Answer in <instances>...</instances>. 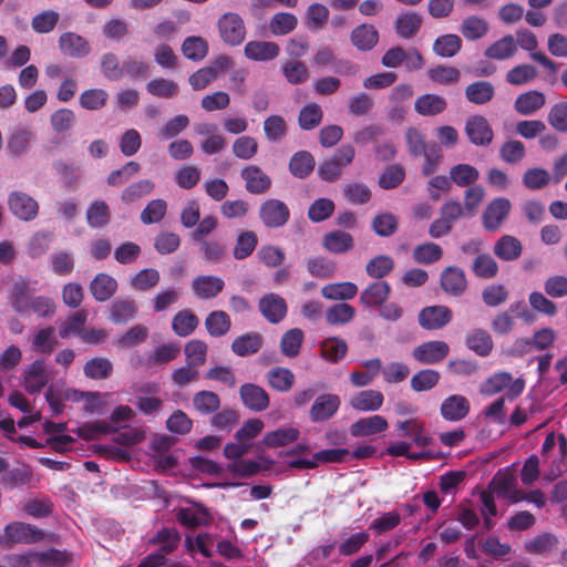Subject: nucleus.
I'll return each mask as SVG.
<instances>
[{
  "instance_id": "13d9d810",
  "label": "nucleus",
  "mask_w": 567,
  "mask_h": 567,
  "mask_svg": "<svg viewBox=\"0 0 567 567\" xmlns=\"http://www.w3.org/2000/svg\"><path fill=\"white\" fill-rule=\"evenodd\" d=\"M182 52L188 60L202 61L208 53V43L202 37H187L182 44Z\"/></svg>"
},
{
  "instance_id": "f03ea898",
  "label": "nucleus",
  "mask_w": 567,
  "mask_h": 567,
  "mask_svg": "<svg viewBox=\"0 0 567 567\" xmlns=\"http://www.w3.org/2000/svg\"><path fill=\"white\" fill-rule=\"evenodd\" d=\"M44 537V532L31 524L12 522L4 527V534L0 536V545L3 548H11L13 544H34L43 540Z\"/></svg>"
},
{
  "instance_id": "4be33fe9",
  "label": "nucleus",
  "mask_w": 567,
  "mask_h": 567,
  "mask_svg": "<svg viewBox=\"0 0 567 567\" xmlns=\"http://www.w3.org/2000/svg\"><path fill=\"white\" fill-rule=\"evenodd\" d=\"M48 383L45 364L43 360H35L24 371L23 386L27 392L39 393Z\"/></svg>"
},
{
  "instance_id": "f257e3e1",
  "label": "nucleus",
  "mask_w": 567,
  "mask_h": 567,
  "mask_svg": "<svg viewBox=\"0 0 567 567\" xmlns=\"http://www.w3.org/2000/svg\"><path fill=\"white\" fill-rule=\"evenodd\" d=\"M355 156V150L350 144H342L338 147L330 158L322 161L318 166V176L320 179L333 183L338 181L343 168L349 166Z\"/></svg>"
},
{
  "instance_id": "5fc2aeb1",
  "label": "nucleus",
  "mask_w": 567,
  "mask_h": 567,
  "mask_svg": "<svg viewBox=\"0 0 567 567\" xmlns=\"http://www.w3.org/2000/svg\"><path fill=\"white\" fill-rule=\"evenodd\" d=\"M155 187L151 179H141L126 186L121 194V200L126 204H133L141 198L150 195Z\"/></svg>"
},
{
  "instance_id": "680f3d73",
  "label": "nucleus",
  "mask_w": 567,
  "mask_h": 567,
  "mask_svg": "<svg viewBox=\"0 0 567 567\" xmlns=\"http://www.w3.org/2000/svg\"><path fill=\"white\" fill-rule=\"evenodd\" d=\"M111 219L110 207L104 200L93 202L86 210L87 224L93 228H102Z\"/></svg>"
},
{
  "instance_id": "603ef678",
  "label": "nucleus",
  "mask_w": 567,
  "mask_h": 567,
  "mask_svg": "<svg viewBox=\"0 0 567 567\" xmlns=\"http://www.w3.org/2000/svg\"><path fill=\"white\" fill-rule=\"evenodd\" d=\"M462 49V40L457 34H443L435 39L433 51L441 58H452Z\"/></svg>"
},
{
  "instance_id": "4468645a",
  "label": "nucleus",
  "mask_w": 567,
  "mask_h": 567,
  "mask_svg": "<svg viewBox=\"0 0 567 567\" xmlns=\"http://www.w3.org/2000/svg\"><path fill=\"white\" fill-rule=\"evenodd\" d=\"M471 411L468 399L462 394H451L445 398L440 406V414L443 420L458 422L464 420Z\"/></svg>"
},
{
  "instance_id": "dca6fc26",
  "label": "nucleus",
  "mask_w": 567,
  "mask_h": 567,
  "mask_svg": "<svg viewBox=\"0 0 567 567\" xmlns=\"http://www.w3.org/2000/svg\"><path fill=\"white\" fill-rule=\"evenodd\" d=\"M340 404L339 395L332 393L321 394L311 405L309 416L312 422L328 421L338 412Z\"/></svg>"
},
{
  "instance_id": "2eb2a0df",
  "label": "nucleus",
  "mask_w": 567,
  "mask_h": 567,
  "mask_svg": "<svg viewBox=\"0 0 567 567\" xmlns=\"http://www.w3.org/2000/svg\"><path fill=\"white\" fill-rule=\"evenodd\" d=\"M240 177L245 181V188L254 195L267 193L271 187V178L257 165H248L240 172Z\"/></svg>"
},
{
  "instance_id": "5701e85b",
  "label": "nucleus",
  "mask_w": 567,
  "mask_h": 567,
  "mask_svg": "<svg viewBox=\"0 0 567 567\" xmlns=\"http://www.w3.org/2000/svg\"><path fill=\"white\" fill-rule=\"evenodd\" d=\"M493 252L503 261H514L522 256L523 244L513 235H503L495 241Z\"/></svg>"
},
{
  "instance_id": "6e6552de",
  "label": "nucleus",
  "mask_w": 567,
  "mask_h": 567,
  "mask_svg": "<svg viewBox=\"0 0 567 567\" xmlns=\"http://www.w3.org/2000/svg\"><path fill=\"white\" fill-rule=\"evenodd\" d=\"M488 489L497 496L507 499L511 504L522 501L520 489H517L516 477L508 470H499L489 482Z\"/></svg>"
},
{
  "instance_id": "f704fd0d",
  "label": "nucleus",
  "mask_w": 567,
  "mask_h": 567,
  "mask_svg": "<svg viewBox=\"0 0 567 567\" xmlns=\"http://www.w3.org/2000/svg\"><path fill=\"white\" fill-rule=\"evenodd\" d=\"M517 52V44L512 34H506L486 48L484 55L492 60H506Z\"/></svg>"
},
{
  "instance_id": "a211bd4d",
  "label": "nucleus",
  "mask_w": 567,
  "mask_h": 567,
  "mask_svg": "<svg viewBox=\"0 0 567 567\" xmlns=\"http://www.w3.org/2000/svg\"><path fill=\"white\" fill-rule=\"evenodd\" d=\"M245 56L257 62L272 61L280 54V47L272 41H249L244 48Z\"/></svg>"
},
{
  "instance_id": "c03bdc74",
  "label": "nucleus",
  "mask_w": 567,
  "mask_h": 567,
  "mask_svg": "<svg viewBox=\"0 0 567 567\" xmlns=\"http://www.w3.org/2000/svg\"><path fill=\"white\" fill-rule=\"evenodd\" d=\"M305 333L300 328H292L286 331L280 340V351L287 358H296L299 355Z\"/></svg>"
},
{
  "instance_id": "774afa93",
  "label": "nucleus",
  "mask_w": 567,
  "mask_h": 567,
  "mask_svg": "<svg viewBox=\"0 0 567 567\" xmlns=\"http://www.w3.org/2000/svg\"><path fill=\"white\" fill-rule=\"evenodd\" d=\"M33 133L28 128H18L9 137L7 148L10 154L19 156L23 154L30 146Z\"/></svg>"
},
{
  "instance_id": "9b49d317",
  "label": "nucleus",
  "mask_w": 567,
  "mask_h": 567,
  "mask_svg": "<svg viewBox=\"0 0 567 567\" xmlns=\"http://www.w3.org/2000/svg\"><path fill=\"white\" fill-rule=\"evenodd\" d=\"M450 353V347L445 341L431 340L415 347L412 357L422 364H436L443 361Z\"/></svg>"
},
{
  "instance_id": "9d476101",
  "label": "nucleus",
  "mask_w": 567,
  "mask_h": 567,
  "mask_svg": "<svg viewBox=\"0 0 567 567\" xmlns=\"http://www.w3.org/2000/svg\"><path fill=\"white\" fill-rule=\"evenodd\" d=\"M440 287L450 297H462L468 287L464 270L456 266L444 268L440 275Z\"/></svg>"
},
{
  "instance_id": "393cba45",
  "label": "nucleus",
  "mask_w": 567,
  "mask_h": 567,
  "mask_svg": "<svg viewBox=\"0 0 567 567\" xmlns=\"http://www.w3.org/2000/svg\"><path fill=\"white\" fill-rule=\"evenodd\" d=\"M322 247L330 254L342 255L354 247V239L351 234L343 230H331L324 234Z\"/></svg>"
},
{
  "instance_id": "864d4df0",
  "label": "nucleus",
  "mask_w": 567,
  "mask_h": 567,
  "mask_svg": "<svg viewBox=\"0 0 567 567\" xmlns=\"http://www.w3.org/2000/svg\"><path fill=\"white\" fill-rule=\"evenodd\" d=\"M86 378L93 380L107 379L113 372V364L107 358L95 357L86 361L83 367Z\"/></svg>"
},
{
  "instance_id": "49530a36",
  "label": "nucleus",
  "mask_w": 567,
  "mask_h": 567,
  "mask_svg": "<svg viewBox=\"0 0 567 567\" xmlns=\"http://www.w3.org/2000/svg\"><path fill=\"white\" fill-rule=\"evenodd\" d=\"M355 309L346 302L332 305L326 310V322L330 326H344L353 320Z\"/></svg>"
},
{
  "instance_id": "338daca9",
  "label": "nucleus",
  "mask_w": 567,
  "mask_h": 567,
  "mask_svg": "<svg viewBox=\"0 0 567 567\" xmlns=\"http://www.w3.org/2000/svg\"><path fill=\"white\" fill-rule=\"evenodd\" d=\"M147 92L156 97L172 99L178 94L179 87L176 82L165 78H158L146 84Z\"/></svg>"
},
{
  "instance_id": "c756f323",
  "label": "nucleus",
  "mask_w": 567,
  "mask_h": 567,
  "mask_svg": "<svg viewBox=\"0 0 567 567\" xmlns=\"http://www.w3.org/2000/svg\"><path fill=\"white\" fill-rule=\"evenodd\" d=\"M117 290V281L109 274H97L90 284V291L96 301L111 299Z\"/></svg>"
},
{
  "instance_id": "b1692460",
  "label": "nucleus",
  "mask_w": 567,
  "mask_h": 567,
  "mask_svg": "<svg viewBox=\"0 0 567 567\" xmlns=\"http://www.w3.org/2000/svg\"><path fill=\"white\" fill-rule=\"evenodd\" d=\"M423 23V18L415 11L400 13L394 21V30L398 37L409 40L414 38Z\"/></svg>"
},
{
  "instance_id": "4c0bfd02",
  "label": "nucleus",
  "mask_w": 567,
  "mask_h": 567,
  "mask_svg": "<svg viewBox=\"0 0 567 567\" xmlns=\"http://www.w3.org/2000/svg\"><path fill=\"white\" fill-rule=\"evenodd\" d=\"M198 324V317L189 309L178 311L172 319V329L178 337H188Z\"/></svg>"
},
{
  "instance_id": "a18cd8bd",
  "label": "nucleus",
  "mask_w": 567,
  "mask_h": 567,
  "mask_svg": "<svg viewBox=\"0 0 567 567\" xmlns=\"http://www.w3.org/2000/svg\"><path fill=\"white\" fill-rule=\"evenodd\" d=\"M450 178L452 183L460 187H470L475 185L480 178L478 169L470 164H456L450 169Z\"/></svg>"
},
{
  "instance_id": "8fccbe9b",
  "label": "nucleus",
  "mask_w": 567,
  "mask_h": 567,
  "mask_svg": "<svg viewBox=\"0 0 567 567\" xmlns=\"http://www.w3.org/2000/svg\"><path fill=\"white\" fill-rule=\"evenodd\" d=\"M29 284L25 279H19L13 284L10 302L18 313L24 315L29 311L32 300L29 297Z\"/></svg>"
},
{
  "instance_id": "1a4fd4ad",
  "label": "nucleus",
  "mask_w": 567,
  "mask_h": 567,
  "mask_svg": "<svg viewBox=\"0 0 567 567\" xmlns=\"http://www.w3.org/2000/svg\"><path fill=\"white\" fill-rule=\"evenodd\" d=\"M453 318V312L447 306H427L417 315V322L424 330H440L447 326Z\"/></svg>"
},
{
  "instance_id": "a19ab883",
  "label": "nucleus",
  "mask_w": 567,
  "mask_h": 567,
  "mask_svg": "<svg viewBox=\"0 0 567 567\" xmlns=\"http://www.w3.org/2000/svg\"><path fill=\"white\" fill-rule=\"evenodd\" d=\"M358 293V287L350 281L332 282L321 288V295L328 300H350Z\"/></svg>"
},
{
  "instance_id": "7ed1b4c3",
  "label": "nucleus",
  "mask_w": 567,
  "mask_h": 567,
  "mask_svg": "<svg viewBox=\"0 0 567 567\" xmlns=\"http://www.w3.org/2000/svg\"><path fill=\"white\" fill-rule=\"evenodd\" d=\"M258 217L266 228L276 229L284 227L289 221L290 209L285 202L269 198L260 204Z\"/></svg>"
},
{
  "instance_id": "aec40b11",
  "label": "nucleus",
  "mask_w": 567,
  "mask_h": 567,
  "mask_svg": "<svg viewBox=\"0 0 567 567\" xmlns=\"http://www.w3.org/2000/svg\"><path fill=\"white\" fill-rule=\"evenodd\" d=\"M388 426L389 424L385 417L374 414L371 416L361 417L353 422L350 426V434L353 437L377 435L384 432Z\"/></svg>"
},
{
  "instance_id": "20e7f679",
  "label": "nucleus",
  "mask_w": 567,
  "mask_h": 567,
  "mask_svg": "<svg viewBox=\"0 0 567 567\" xmlns=\"http://www.w3.org/2000/svg\"><path fill=\"white\" fill-rule=\"evenodd\" d=\"M217 28L221 40L230 47L240 45L245 41L246 25L238 13H224L218 19Z\"/></svg>"
},
{
  "instance_id": "58836bf2",
  "label": "nucleus",
  "mask_w": 567,
  "mask_h": 567,
  "mask_svg": "<svg viewBox=\"0 0 567 567\" xmlns=\"http://www.w3.org/2000/svg\"><path fill=\"white\" fill-rule=\"evenodd\" d=\"M300 431L297 427H279L275 431L267 432L264 435L262 443L267 447H281L298 441Z\"/></svg>"
},
{
  "instance_id": "cd10ccee",
  "label": "nucleus",
  "mask_w": 567,
  "mask_h": 567,
  "mask_svg": "<svg viewBox=\"0 0 567 567\" xmlns=\"http://www.w3.org/2000/svg\"><path fill=\"white\" fill-rule=\"evenodd\" d=\"M384 402L382 392L378 390H363L354 394L349 404L353 410L360 412L378 411Z\"/></svg>"
},
{
  "instance_id": "ddd939ff",
  "label": "nucleus",
  "mask_w": 567,
  "mask_h": 567,
  "mask_svg": "<svg viewBox=\"0 0 567 567\" xmlns=\"http://www.w3.org/2000/svg\"><path fill=\"white\" fill-rule=\"evenodd\" d=\"M258 309L262 317L272 324L281 322L286 318L288 311L286 300L274 292L266 293L260 298Z\"/></svg>"
},
{
  "instance_id": "bb28decb",
  "label": "nucleus",
  "mask_w": 567,
  "mask_h": 567,
  "mask_svg": "<svg viewBox=\"0 0 567 567\" xmlns=\"http://www.w3.org/2000/svg\"><path fill=\"white\" fill-rule=\"evenodd\" d=\"M137 311L138 307L134 299H116L110 307L109 320L116 324H125L136 317Z\"/></svg>"
},
{
  "instance_id": "2f4dec72",
  "label": "nucleus",
  "mask_w": 567,
  "mask_h": 567,
  "mask_svg": "<svg viewBox=\"0 0 567 567\" xmlns=\"http://www.w3.org/2000/svg\"><path fill=\"white\" fill-rule=\"evenodd\" d=\"M262 336L259 332H247L231 342V351L238 357H248L257 353L262 347Z\"/></svg>"
},
{
  "instance_id": "c9c22d12",
  "label": "nucleus",
  "mask_w": 567,
  "mask_h": 567,
  "mask_svg": "<svg viewBox=\"0 0 567 567\" xmlns=\"http://www.w3.org/2000/svg\"><path fill=\"white\" fill-rule=\"evenodd\" d=\"M315 165V157L310 152L299 151L289 161V172L292 176L305 179L313 172Z\"/></svg>"
},
{
  "instance_id": "f8f14e48",
  "label": "nucleus",
  "mask_w": 567,
  "mask_h": 567,
  "mask_svg": "<svg viewBox=\"0 0 567 567\" xmlns=\"http://www.w3.org/2000/svg\"><path fill=\"white\" fill-rule=\"evenodd\" d=\"M10 212L20 220H33L39 213L38 202L23 192H13L8 199Z\"/></svg>"
},
{
  "instance_id": "3c124183",
  "label": "nucleus",
  "mask_w": 567,
  "mask_h": 567,
  "mask_svg": "<svg viewBox=\"0 0 567 567\" xmlns=\"http://www.w3.org/2000/svg\"><path fill=\"white\" fill-rule=\"evenodd\" d=\"M323 118L321 106L315 102L306 104L299 112L298 124L303 131H311L318 127Z\"/></svg>"
},
{
  "instance_id": "6e6d98bb",
  "label": "nucleus",
  "mask_w": 567,
  "mask_h": 567,
  "mask_svg": "<svg viewBox=\"0 0 567 567\" xmlns=\"http://www.w3.org/2000/svg\"><path fill=\"white\" fill-rule=\"evenodd\" d=\"M298 25V19L290 12H277L269 21V30L274 35H286L292 32Z\"/></svg>"
},
{
  "instance_id": "4d7b16f0",
  "label": "nucleus",
  "mask_w": 567,
  "mask_h": 567,
  "mask_svg": "<svg viewBox=\"0 0 567 567\" xmlns=\"http://www.w3.org/2000/svg\"><path fill=\"white\" fill-rule=\"evenodd\" d=\"M443 256V249L439 244L427 241L417 245L412 252L413 260L422 265H431L439 261Z\"/></svg>"
},
{
  "instance_id": "a878e982",
  "label": "nucleus",
  "mask_w": 567,
  "mask_h": 567,
  "mask_svg": "<svg viewBox=\"0 0 567 567\" xmlns=\"http://www.w3.org/2000/svg\"><path fill=\"white\" fill-rule=\"evenodd\" d=\"M465 346L478 357H488L494 349V341L485 329L475 328L465 337Z\"/></svg>"
},
{
  "instance_id": "79ce46f5",
  "label": "nucleus",
  "mask_w": 567,
  "mask_h": 567,
  "mask_svg": "<svg viewBox=\"0 0 567 567\" xmlns=\"http://www.w3.org/2000/svg\"><path fill=\"white\" fill-rule=\"evenodd\" d=\"M192 403L199 414L209 415L219 410L220 398L213 391L202 390L193 395Z\"/></svg>"
},
{
  "instance_id": "423d86ee",
  "label": "nucleus",
  "mask_w": 567,
  "mask_h": 567,
  "mask_svg": "<svg viewBox=\"0 0 567 567\" xmlns=\"http://www.w3.org/2000/svg\"><path fill=\"white\" fill-rule=\"evenodd\" d=\"M517 47L529 52V58L539 63L543 68H545L550 74H556L558 71V64L549 59L544 52H538V40L534 32L527 29H520L516 31V40Z\"/></svg>"
},
{
  "instance_id": "69168bd1",
  "label": "nucleus",
  "mask_w": 567,
  "mask_h": 567,
  "mask_svg": "<svg viewBox=\"0 0 567 567\" xmlns=\"http://www.w3.org/2000/svg\"><path fill=\"white\" fill-rule=\"evenodd\" d=\"M181 540L179 533L176 528L164 527L159 529L156 535L151 539L154 545H159V550L164 554L173 553Z\"/></svg>"
},
{
  "instance_id": "f3484780",
  "label": "nucleus",
  "mask_w": 567,
  "mask_h": 567,
  "mask_svg": "<svg viewBox=\"0 0 567 567\" xmlns=\"http://www.w3.org/2000/svg\"><path fill=\"white\" fill-rule=\"evenodd\" d=\"M243 404L250 411L261 412L270 404L269 395L265 389L254 383H245L239 389Z\"/></svg>"
},
{
  "instance_id": "473e14b6",
  "label": "nucleus",
  "mask_w": 567,
  "mask_h": 567,
  "mask_svg": "<svg viewBox=\"0 0 567 567\" xmlns=\"http://www.w3.org/2000/svg\"><path fill=\"white\" fill-rule=\"evenodd\" d=\"M464 94L470 103L484 105L494 99L495 87L488 81H476L465 87Z\"/></svg>"
},
{
  "instance_id": "37998d69",
  "label": "nucleus",
  "mask_w": 567,
  "mask_h": 567,
  "mask_svg": "<svg viewBox=\"0 0 567 567\" xmlns=\"http://www.w3.org/2000/svg\"><path fill=\"white\" fill-rule=\"evenodd\" d=\"M348 352V346L344 340L332 337L320 343V354L322 359L330 363H337L342 360Z\"/></svg>"
},
{
  "instance_id": "e2e57ef3",
  "label": "nucleus",
  "mask_w": 567,
  "mask_h": 567,
  "mask_svg": "<svg viewBox=\"0 0 567 567\" xmlns=\"http://www.w3.org/2000/svg\"><path fill=\"white\" fill-rule=\"evenodd\" d=\"M258 245V237L255 231L246 230L241 231L236 240L234 247V257L237 260H243L249 257Z\"/></svg>"
},
{
  "instance_id": "09e8293b",
  "label": "nucleus",
  "mask_w": 567,
  "mask_h": 567,
  "mask_svg": "<svg viewBox=\"0 0 567 567\" xmlns=\"http://www.w3.org/2000/svg\"><path fill=\"white\" fill-rule=\"evenodd\" d=\"M488 22L481 17L470 16L462 21L461 33L467 40L475 41L484 38L488 32Z\"/></svg>"
},
{
  "instance_id": "c85d7f7f",
  "label": "nucleus",
  "mask_w": 567,
  "mask_h": 567,
  "mask_svg": "<svg viewBox=\"0 0 567 567\" xmlns=\"http://www.w3.org/2000/svg\"><path fill=\"white\" fill-rule=\"evenodd\" d=\"M546 103L545 94L537 90H530L519 94L514 103L515 111L524 116L532 115Z\"/></svg>"
},
{
  "instance_id": "0eeeda50",
  "label": "nucleus",
  "mask_w": 567,
  "mask_h": 567,
  "mask_svg": "<svg viewBox=\"0 0 567 567\" xmlns=\"http://www.w3.org/2000/svg\"><path fill=\"white\" fill-rule=\"evenodd\" d=\"M512 210L509 199L496 197L492 199L482 214V224L485 230L489 233L497 231L504 221L508 218Z\"/></svg>"
},
{
  "instance_id": "39448f33",
  "label": "nucleus",
  "mask_w": 567,
  "mask_h": 567,
  "mask_svg": "<svg viewBox=\"0 0 567 567\" xmlns=\"http://www.w3.org/2000/svg\"><path fill=\"white\" fill-rule=\"evenodd\" d=\"M464 133L470 143L477 147H487L494 140V131L488 120L481 114L470 115L465 120Z\"/></svg>"
},
{
  "instance_id": "ea45409f",
  "label": "nucleus",
  "mask_w": 567,
  "mask_h": 567,
  "mask_svg": "<svg viewBox=\"0 0 567 567\" xmlns=\"http://www.w3.org/2000/svg\"><path fill=\"white\" fill-rule=\"evenodd\" d=\"M471 270L475 277L488 280L497 276L499 267L489 254L482 252L474 258L471 265Z\"/></svg>"
},
{
  "instance_id": "e433bc0d",
  "label": "nucleus",
  "mask_w": 567,
  "mask_h": 567,
  "mask_svg": "<svg viewBox=\"0 0 567 567\" xmlns=\"http://www.w3.org/2000/svg\"><path fill=\"white\" fill-rule=\"evenodd\" d=\"M205 328L213 338L226 336L231 328V320L223 310L212 311L205 319Z\"/></svg>"
},
{
  "instance_id": "412c9836",
  "label": "nucleus",
  "mask_w": 567,
  "mask_h": 567,
  "mask_svg": "<svg viewBox=\"0 0 567 567\" xmlns=\"http://www.w3.org/2000/svg\"><path fill=\"white\" fill-rule=\"evenodd\" d=\"M379 31L373 24L362 23L357 25L350 34L352 45L359 51H371L379 42Z\"/></svg>"
},
{
  "instance_id": "72a5a7b5",
  "label": "nucleus",
  "mask_w": 567,
  "mask_h": 567,
  "mask_svg": "<svg viewBox=\"0 0 567 567\" xmlns=\"http://www.w3.org/2000/svg\"><path fill=\"white\" fill-rule=\"evenodd\" d=\"M391 292V287L386 281H374L370 284L360 296V302L364 307L381 306Z\"/></svg>"
},
{
  "instance_id": "7c9ffc66",
  "label": "nucleus",
  "mask_w": 567,
  "mask_h": 567,
  "mask_svg": "<svg viewBox=\"0 0 567 567\" xmlns=\"http://www.w3.org/2000/svg\"><path fill=\"white\" fill-rule=\"evenodd\" d=\"M414 109L422 116H435L447 109V102L441 95L426 93L415 100Z\"/></svg>"
},
{
  "instance_id": "6ab92c4d",
  "label": "nucleus",
  "mask_w": 567,
  "mask_h": 567,
  "mask_svg": "<svg viewBox=\"0 0 567 567\" xmlns=\"http://www.w3.org/2000/svg\"><path fill=\"white\" fill-rule=\"evenodd\" d=\"M224 287V280L213 275L197 276L192 282V290L199 299H213L223 291Z\"/></svg>"
},
{
  "instance_id": "de8ad7c7",
  "label": "nucleus",
  "mask_w": 567,
  "mask_h": 567,
  "mask_svg": "<svg viewBox=\"0 0 567 567\" xmlns=\"http://www.w3.org/2000/svg\"><path fill=\"white\" fill-rule=\"evenodd\" d=\"M267 382L278 392H288L295 383V374L288 368L276 367L268 371Z\"/></svg>"
},
{
  "instance_id": "bf43d9fd",
  "label": "nucleus",
  "mask_w": 567,
  "mask_h": 567,
  "mask_svg": "<svg viewBox=\"0 0 567 567\" xmlns=\"http://www.w3.org/2000/svg\"><path fill=\"white\" fill-rule=\"evenodd\" d=\"M161 279L159 271L155 268H144L136 272L130 280L134 290L148 291L155 288Z\"/></svg>"
},
{
  "instance_id": "0e129e2a",
  "label": "nucleus",
  "mask_w": 567,
  "mask_h": 567,
  "mask_svg": "<svg viewBox=\"0 0 567 567\" xmlns=\"http://www.w3.org/2000/svg\"><path fill=\"white\" fill-rule=\"evenodd\" d=\"M281 71L285 79L293 85L307 82L310 76L307 65L297 60H289L285 62Z\"/></svg>"
},
{
  "instance_id": "052dcab7",
  "label": "nucleus",
  "mask_w": 567,
  "mask_h": 567,
  "mask_svg": "<svg viewBox=\"0 0 567 567\" xmlns=\"http://www.w3.org/2000/svg\"><path fill=\"white\" fill-rule=\"evenodd\" d=\"M373 231L380 237H390L399 228V218L392 213L377 214L371 223Z\"/></svg>"
}]
</instances>
